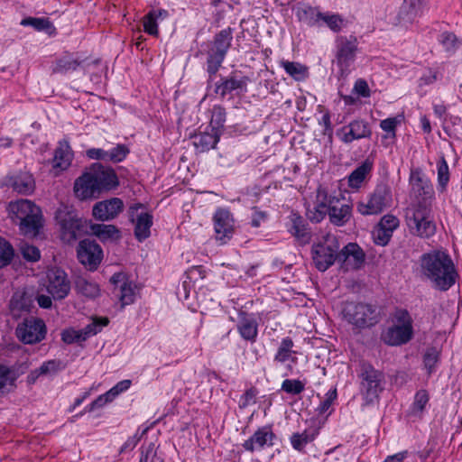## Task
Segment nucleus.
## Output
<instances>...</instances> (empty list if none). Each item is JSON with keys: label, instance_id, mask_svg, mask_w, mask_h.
<instances>
[{"label": "nucleus", "instance_id": "a211bd4d", "mask_svg": "<svg viewBox=\"0 0 462 462\" xmlns=\"http://www.w3.org/2000/svg\"><path fill=\"white\" fill-rule=\"evenodd\" d=\"M334 196H329L326 188L319 185L317 189L316 200L313 208L307 209L309 219L315 223L321 222L329 215L330 200Z\"/></svg>", "mask_w": 462, "mask_h": 462}, {"label": "nucleus", "instance_id": "c756f323", "mask_svg": "<svg viewBox=\"0 0 462 462\" xmlns=\"http://www.w3.org/2000/svg\"><path fill=\"white\" fill-rule=\"evenodd\" d=\"M73 153L67 141H60L59 146L55 149L52 159V168L56 171L55 174L62 171L70 165Z\"/></svg>", "mask_w": 462, "mask_h": 462}, {"label": "nucleus", "instance_id": "473e14b6", "mask_svg": "<svg viewBox=\"0 0 462 462\" xmlns=\"http://www.w3.org/2000/svg\"><path fill=\"white\" fill-rule=\"evenodd\" d=\"M132 221L135 223L134 236L139 242L148 238L151 235V226H152V216L148 212H141L134 217Z\"/></svg>", "mask_w": 462, "mask_h": 462}, {"label": "nucleus", "instance_id": "ea45409f", "mask_svg": "<svg viewBox=\"0 0 462 462\" xmlns=\"http://www.w3.org/2000/svg\"><path fill=\"white\" fill-rule=\"evenodd\" d=\"M317 434L316 430H306L301 433H293L291 437V444L294 449L302 451L307 444L315 439Z\"/></svg>", "mask_w": 462, "mask_h": 462}, {"label": "nucleus", "instance_id": "2f4dec72", "mask_svg": "<svg viewBox=\"0 0 462 462\" xmlns=\"http://www.w3.org/2000/svg\"><path fill=\"white\" fill-rule=\"evenodd\" d=\"M8 185L13 189L21 194H31L35 188V182L32 175L27 172H20L8 179Z\"/></svg>", "mask_w": 462, "mask_h": 462}, {"label": "nucleus", "instance_id": "49530a36", "mask_svg": "<svg viewBox=\"0 0 462 462\" xmlns=\"http://www.w3.org/2000/svg\"><path fill=\"white\" fill-rule=\"evenodd\" d=\"M14 254L13 246L5 239L0 237V268L8 265Z\"/></svg>", "mask_w": 462, "mask_h": 462}, {"label": "nucleus", "instance_id": "603ef678", "mask_svg": "<svg viewBox=\"0 0 462 462\" xmlns=\"http://www.w3.org/2000/svg\"><path fill=\"white\" fill-rule=\"evenodd\" d=\"M106 162H122L129 152L127 147L124 144H117L110 151H106Z\"/></svg>", "mask_w": 462, "mask_h": 462}, {"label": "nucleus", "instance_id": "69168bd1", "mask_svg": "<svg viewBox=\"0 0 462 462\" xmlns=\"http://www.w3.org/2000/svg\"><path fill=\"white\" fill-rule=\"evenodd\" d=\"M438 360H439V355L435 348H430L425 353L424 357H423V362H424V365L428 369L429 373L432 372Z\"/></svg>", "mask_w": 462, "mask_h": 462}, {"label": "nucleus", "instance_id": "423d86ee", "mask_svg": "<svg viewBox=\"0 0 462 462\" xmlns=\"http://www.w3.org/2000/svg\"><path fill=\"white\" fill-rule=\"evenodd\" d=\"M339 243L336 236L328 234L312 247L315 266L321 272L328 270L336 261L339 253Z\"/></svg>", "mask_w": 462, "mask_h": 462}, {"label": "nucleus", "instance_id": "37998d69", "mask_svg": "<svg viewBox=\"0 0 462 462\" xmlns=\"http://www.w3.org/2000/svg\"><path fill=\"white\" fill-rule=\"evenodd\" d=\"M136 287L130 282H123L119 289V300L122 307L134 303Z\"/></svg>", "mask_w": 462, "mask_h": 462}, {"label": "nucleus", "instance_id": "7c9ffc66", "mask_svg": "<svg viewBox=\"0 0 462 462\" xmlns=\"http://www.w3.org/2000/svg\"><path fill=\"white\" fill-rule=\"evenodd\" d=\"M220 133L211 130L210 132H203L193 135V145L197 152H205L216 147L219 141Z\"/></svg>", "mask_w": 462, "mask_h": 462}, {"label": "nucleus", "instance_id": "79ce46f5", "mask_svg": "<svg viewBox=\"0 0 462 462\" xmlns=\"http://www.w3.org/2000/svg\"><path fill=\"white\" fill-rule=\"evenodd\" d=\"M226 116V109L223 106H214L211 110L210 129L220 133V130L224 127Z\"/></svg>", "mask_w": 462, "mask_h": 462}, {"label": "nucleus", "instance_id": "a18cd8bd", "mask_svg": "<svg viewBox=\"0 0 462 462\" xmlns=\"http://www.w3.org/2000/svg\"><path fill=\"white\" fill-rule=\"evenodd\" d=\"M430 397L426 390H420L414 396V402L411 407V413L413 415L420 414L424 411Z\"/></svg>", "mask_w": 462, "mask_h": 462}, {"label": "nucleus", "instance_id": "6ab92c4d", "mask_svg": "<svg viewBox=\"0 0 462 462\" xmlns=\"http://www.w3.org/2000/svg\"><path fill=\"white\" fill-rule=\"evenodd\" d=\"M275 439L276 436L270 427H262L243 443V448L249 452L259 451L273 446Z\"/></svg>", "mask_w": 462, "mask_h": 462}, {"label": "nucleus", "instance_id": "de8ad7c7", "mask_svg": "<svg viewBox=\"0 0 462 462\" xmlns=\"http://www.w3.org/2000/svg\"><path fill=\"white\" fill-rule=\"evenodd\" d=\"M449 180V170L446 159L442 156L438 162V184L443 191Z\"/></svg>", "mask_w": 462, "mask_h": 462}, {"label": "nucleus", "instance_id": "0e129e2a", "mask_svg": "<svg viewBox=\"0 0 462 462\" xmlns=\"http://www.w3.org/2000/svg\"><path fill=\"white\" fill-rule=\"evenodd\" d=\"M399 219L393 215H385L381 218L378 225L393 234V231L399 226Z\"/></svg>", "mask_w": 462, "mask_h": 462}, {"label": "nucleus", "instance_id": "dca6fc26", "mask_svg": "<svg viewBox=\"0 0 462 462\" xmlns=\"http://www.w3.org/2000/svg\"><path fill=\"white\" fill-rule=\"evenodd\" d=\"M337 134L343 143H350L355 140L370 138L372 131L368 122L364 119H355L343 126Z\"/></svg>", "mask_w": 462, "mask_h": 462}, {"label": "nucleus", "instance_id": "bb28decb", "mask_svg": "<svg viewBox=\"0 0 462 462\" xmlns=\"http://www.w3.org/2000/svg\"><path fill=\"white\" fill-rule=\"evenodd\" d=\"M412 337L413 328L393 325L383 334V340L389 346H401L408 343Z\"/></svg>", "mask_w": 462, "mask_h": 462}, {"label": "nucleus", "instance_id": "9b49d317", "mask_svg": "<svg viewBox=\"0 0 462 462\" xmlns=\"http://www.w3.org/2000/svg\"><path fill=\"white\" fill-rule=\"evenodd\" d=\"M410 184L411 186V192L415 196L416 203H430L434 195L433 187L430 180L423 177L420 169L411 170L410 175Z\"/></svg>", "mask_w": 462, "mask_h": 462}, {"label": "nucleus", "instance_id": "f257e3e1", "mask_svg": "<svg viewBox=\"0 0 462 462\" xmlns=\"http://www.w3.org/2000/svg\"><path fill=\"white\" fill-rule=\"evenodd\" d=\"M421 274L430 281L432 286L446 291L457 278V273L450 255L443 250H432L420 258Z\"/></svg>", "mask_w": 462, "mask_h": 462}, {"label": "nucleus", "instance_id": "39448f33", "mask_svg": "<svg viewBox=\"0 0 462 462\" xmlns=\"http://www.w3.org/2000/svg\"><path fill=\"white\" fill-rule=\"evenodd\" d=\"M232 40V29L230 27L221 30L215 35L207 57V71L209 74L208 82L212 81V77L221 67L231 46Z\"/></svg>", "mask_w": 462, "mask_h": 462}, {"label": "nucleus", "instance_id": "5701e85b", "mask_svg": "<svg viewBox=\"0 0 462 462\" xmlns=\"http://www.w3.org/2000/svg\"><path fill=\"white\" fill-rule=\"evenodd\" d=\"M374 163L366 159L362 162L346 178L347 186L353 190H358L367 182L373 171Z\"/></svg>", "mask_w": 462, "mask_h": 462}, {"label": "nucleus", "instance_id": "4468645a", "mask_svg": "<svg viewBox=\"0 0 462 462\" xmlns=\"http://www.w3.org/2000/svg\"><path fill=\"white\" fill-rule=\"evenodd\" d=\"M47 291L54 300H62L68 296L70 291V282L66 273L59 268L48 272Z\"/></svg>", "mask_w": 462, "mask_h": 462}, {"label": "nucleus", "instance_id": "c9c22d12", "mask_svg": "<svg viewBox=\"0 0 462 462\" xmlns=\"http://www.w3.org/2000/svg\"><path fill=\"white\" fill-rule=\"evenodd\" d=\"M290 233L301 243H308L310 238V235L307 228V224L302 217L296 213H291L290 216Z\"/></svg>", "mask_w": 462, "mask_h": 462}, {"label": "nucleus", "instance_id": "4c0bfd02", "mask_svg": "<svg viewBox=\"0 0 462 462\" xmlns=\"http://www.w3.org/2000/svg\"><path fill=\"white\" fill-rule=\"evenodd\" d=\"M80 64L81 60H79V58L67 53L56 60L52 71L54 73H67L69 71H74Z\"/></svg>", "mask_w": 462, "mask_h": 462}, {"label": "nucleus", "instance_id": "4d7b16f0", "mask_svg": "<svg viewBox=\"0 0 462 462\" xmlns=\"http://www.w3.org/2000/svg\"><path fill=\"white\" fill-rule=\"evenodd\" d=\"M144 32L150 35H158V24L156 20V13H148L143 17Z\"/></svg>", "mask_w": 462, "mask_h": 462}, {"label": "nucleus", "instance_id": "1a4fd4ad", "mask_svg": "<svg viewBox=\"0 0 462 462\" xmlns=\"http://www.w3.org/2000/svg\"><path fill=\"white\" fill-rule=\"evenodd\" d=\"M46 325L42 319L35 317H25L15 329L17 338L23 344H36L45 338Z\"/></svg>", "mask_w": 462, "mask_h": 462}, {"label": "nucleus", "instance_id": "cd10ccee", "mask_svg": "<svg viewBox=\"0 0 462 462\" xmlns=\"http://www.w3.org/2000/svg\"><path fill=\"white\" fill-rule=\"evenodd\" d=\"M214 225L217 239L222 240L228 237L234 226L231 213L227 209H217L214 215Z\"/></svg>", "mask_w": 462, "mask_h": 462}, {"label": "nucleus", "instance_id": "72a5a7b5", "mask_svg": "<svg viewBox=\"0 0 462 462\" xmlns=\"http://www.w3.org/2000/svg\"><path fill=\"white\" fill-rule=\"evenodd\" d=\"M295 12L300 22H302L309 26L319 25L322 13H320L316 7L300 4L296 7Z\"/></svg>", "mask_w": 462, "mask_h": 462}, {"label": "nucleus", "instance_id": "6e6d98bb", "mask_svg": "<svg viewBox=\"0 0 462 462\" xmlns=\"http://www.w3.org/2000/svg\"><path fill=\"white\" fill-rule=\"evenodd\" d=\"M23 257L30 262H36L41 257L40 250L32 245L23 244L20 247Z\"/></svg>", "mask_w": 462, "mask_h": 462}, {"label": "nucleus", "instance_id": "ddd939ff", "mask_svg": "<svg viewBox=\"0 0 462 462\" xmlns=\"http://www.w3.org/2000/svg\"><path fill=\"white\" fill-rule=\"evenodd\" d=\"M103 251L98 244L89 239L79 242L78 247V258L79 262L89 270H95L101 263Z\"/></svg>", "mask_w": 462, "mask_h": 462}, {"label": "nucleus", "instance_id": "0eeeda50", "mask_svg": "<svg viewBox=\"0 0 462 462\" xmlns=\"http://www.w3.org/2000/svg\"><path fill=\"white\" fill-rule=\"evenodd\" d=\"M392 202L390 188L383 183L378 184L367 198L356 204V210L363 216L378 215Z\"/></svg>", "mask_w": 462, "mask_h": 462}, {"label": "nucleus", "instance_id": "864d4df0", "mask_svg": "<svg viewBox=\"0 0 462 462\" xmlns=\"http://www.w3.org/2000/svg\"><path fill=\"white\" fill-rule=\"evenodd\" d=\"M392 236H393L392 233H390L386 229H383L379 225H377L373 231L374 242L378 245H382V246L386 245L389 243Z\"/></svg>", "mask_w": 462, "mask_h": 462}, {"label": "nucleus", "instance_id": "c03bdc74", "mask_svg": "<svg viewBox=\"0 0 462 462\" xmlns=\"http://www.w3.org/2000/svg\"><path fill=\"white\" fill-rule=\"evenodd\" d=\"M108 322L109 320L107 318H97L93 319L91 323L88 324L81 329L86 339L100 332L102 328L106 327Z\"/></svg>", "mask_w": 462, "mask_h": 462}, {"label": "nucleus", "instance_id": "8fccbe9b", "mask_svg": "<svg viewBox=\"0 0 462 462\" xmlns=\"http://www.w3.org/2000/svg\"><path fill=\"white\" fill-rule=\"evenodd\" d=\"M140 462H163V459L157 455L154 443L142 448Z\"/></svg>", "mask_w": 462, "mask_h": 462}, {"label": "nucleus", "instance_id": "052dcab7", "mask_svg": "<svg viewBox=\"0 0 462 462\" xmlns=\"http://www.w3.org/2000/svg\"><path fill=\"white\" fill-rule=\"evenodd\" d=\"M115 398L113 397V393L107 391L106 393L99 395L95 401H93L88 407H86V411H93L96 409L102 408L106 403L111 402Z\"/></svg>", "mask_w": 462, "mask_h": 462}, {"label": "nucleus", "instance_id": "5fc2aeb1", "mask_svg": "<svg viewBox=\"0 0 462 462\" xmlns=\"http://www.w3.org/2000/svg\"><path fill=\"white\" fill-rule=\"evenodd\" d=\"M61 339L66 344L80 343L87 340L81 329H66L61 333Z\"/></svg>", "mask_w": 462, "mask_h": 462}, {"label": "nucleus", "instance_id": "2eb2a0df", "mask_svg": "<svg viewBox=\"0 0 462 462\" xmlns=\"http://www.w3.org/2000/svg\"><path fill=\"white\" fill-rule=\"evenodd\" d=\"M99 194L118 186V179L115 171L99 163H94L89 171Z\"/></svg>", "mask_w": 462, "mask_h": 462}, {"label": "nucleus", "instance_id": "c85d7f7f", "mask_svg": "<svg viewBox=\"0 0 462 462\" xmlns=\"http://www.w3.org/2000/svg\"><path fill=\"white\" fill-rule=\"evenodd\" d=\"M74 192L80 199L97 198L100 195L89 171L76 180Z\"/></svg>", "mask_w": 462, "mask_h": 462}, {"label": "nucleus", "instance_id": "e433bc0d", "mask_svg": "<svg viewBox=\"0 0 462 462\" xmlns=\"http://www.w3.org/2000/svg\"><path fill=\"white\" fill-rule=\"evenodd\" d=\"M293 346L294 342L291 337H287L282 338L274 356V361L282 364L286 361L291 360L294 363L296 361V357L293 356L295 354Z\"/></svg>", "mask_w": 462, "mask_h": 462}, {"label": "nucleus", "instance_id": "13d9d810", "mask_svg": "<svg viewBox=\"0 0 462 462\" xmlns=\"http://www.w3.org/2000/svg\"><path fill=\"white\" fill-rule=\"evenodd\" d=\"M15 379L14 371L4 365L0 366V390L12 386Z\"/></svg>", "mask_w": 462, "mask_h": 462}, {"label": "nucleus", "instance_id": "09e8293b", "mask_svg": "<svg viewBox=\"0 0 462 462\" xmlns=\"http://www.w3.org/2000/svg\"><path fill=\"white\" fill-rule=\"evenodd\" d=\"M305 389V384L297 379H285L281 386V390L286 393L298 395Z\"/></svg>", "mask_w": 462, "mask_h": 462}, {"label": "nucleus", "instance_id": "4be33fe9", "mask_svg": "<svg viewBox=\"0 0 462 462\" xmlns=\"http://www.w3.org/2000/svg\"><path fill=\"white\" fill-rule=\"evenodd\" d=\"M247 77L237 78L232 74L226 78H221L219 82L215 84V93L224 98L226 95L236 91L237 93L245 92L248 82Z\"/></svg>", "mask_w": 462, "mask_h": 462}, {"label": "nucleus", "instance_id": "6e6552de", "mask_svg": "<svg viewBox=\"0 0 462 462\" xmlns=\"http://www.w3.org/2000/svg\"><path fill=\"white\" fill-rule=\"evenodd\" d=\"M359 377L361 393L367 403L373 402L383 390V374L375 370L369 363L360 364Z\"/></svg>", "mask_w": 462, "mask_h": 462}, {"label": "nucleus", "instance_id": "a19ab883", "mask_svg": "<svg viewBox=\"0 0 462 462\" xmlns=\"http://www.w3.org/2000/svg\"><path fill=\"white\" fill-rule=\"evenodd\" d=\"M21 25L31 26L39 32H49L54 29L51 21L45 17H26L21 21Z\"/></svg>", "mask_w": 462, "mask_h": 462}, {"label": "nucleus", "instance_id": "3c124183", "mask_svg": "<svg viewBox=\"0 0 462 462\" xmlns=\"http://www.w3.org/2000/svg\"><path fill=\"white\" fill-rule=\"evenodd\" d=\"M393 325L398 327L412 328L413 320L408 310L398 309L393 314Z\"/></svg>", "mask_w": 462, "mask_h": 462}, {"label": "nucleus", "instance_id": "9d476101", "mask_svg": "<svg viewBox=\"0 0 462 462\" xmlns=\"http://www.w3.org/2000/svg\"><path fill=\"white\" fill-rule=\"evenodd\" d=\"M56 217L61 227L62 238L67 242L75 241L88 233V222L71 212L59 211Z\"/></svg>", "mask_w": 462, "mask_h": 462}, {"label": "nucleus", "instance_id": "f8f14e48", "mask_svg": "<svg viewBox=\"0 0 462 462\" xmlns=\"http://www.w3.org/2000/svg\"><path fill=\"white\" fill-rule=\"evenodd\" d=\"M357 51V41L354 37H340L337 41V63L342 73L354 63Z\"/></svg>", "mask_w": 462, "mask_h": 462}, {"label": "nucleus", "instance_id": "bf43d9fd", "mask_svg": "<svg viewBox=\"0 0 462 462\" xmlns=\"http://www.w3.org/2000/svg\"><path fill=\"white\" fill-rule=\"evenodd\" d=\"M320 21L324 22L333 32L341 30L343 20L338 14H322Z\"/></svg>", "mask_w": 462, "mask_h": 462}, {"label": "nucleus", "instance_id": "f03ea898", "mask_svg": "<svg viewBox=\"0 0 462 462\" xmlns=\"http://www.w3.org/2000/svg\"><path fill=\"white\" fill-rule=\"evenodd\" d=\"M8 211L13 220H19V228L23 235L36 236L42 226L41 208L29 199H18L9 203Z\"/></svg>", "mask_w": 462, "mask_h": 462}, {"label": "nucleus", "instance_id": "774afa93", "mask_svg": "<svg viewBox=\"0 0 462 462\" xmlns=\"http://www.w3.org/2000/svg\"><path fill=\"white\" fill-rule=\"evenodd\" d=\"M252 210L251 226L253 227H259L262 222L266 221L268 214L265 211L260 210L257 207H253Z\"/></svg>", "mask_w": 462, "mask_h": 462}, {"label": "nucleus", "instance_id": "b1692460", "mask_svg": "<svg viewBox=\"0 0 462 462\" xmlns=\"http://www.w3.org/2000/svg\"><path fill=\"white\" fill-rule=\"evenodd\" d=\"M241 337L250 343H254L258 336V322L252 314L241 311L236 325Z\"/></svg>", "mask_w": 462, "mask_h": 462}, {"label": "nucleus", "instance_id": "f3484780", "mask_svg": "<svg viewBox=\"0 0 462 462\" xmlns=\"http://www.w3.org/2000/svg\"><path fill=\"white\" fill-rule=\"evenodd\" d=\"M365 253L356 243H349L337 254V262L346 270L358 269L365 262Z\"/></svg>", "mask_w": 462, "mask_h": 462}, {"label": "nucleus", "instance_id": "e2e57ef3", "mask_svg": "<svg viewBox=\"0 0 462 462\" xmlns=\"http://www.w3.org/2000/svg\"><path fill=\"white\" fill-rule=\"evenodd\" d=\"M282 67L285 71L293 78H298L300 75H303L305 72V68L298 63L292 61H282Z\"/></svg>", "mask_w": 462, "mask_h": 462}, {"label": "nucleus", "instance_id": "338daca9", "mask_svg": "<svg viewBox=\"0 0 462 462\" xmlns=\"http://www.w3.org/2000/svg\"><path fill=\"white\" fill-rule=\"evenodd\" d=\"M336 398H337V390L333 389V390L328 391L326 394L325 400H323L320 402L319 406L317 409L319 413V414L326 413L331 407V405H332L333 402L336 400Z\"/></svg>", "mask_w": 462, "mask_h": 462}, {"label": "nucleus", "instance_id": "393cba45", "mask_svg": "<svg viewBox=\"0 0 462 462\" xmlns=\"http://www.w3.org/2000/svg\"><path fill=\"white\" fill-rule=\"evenodd\" d=\"M352 208L342 199L333 197L330 200L329 221L337 226H344L351 217Z\"/></svg>", "mask_w": 462, "mask_h": 462}, {"label": "nucleus", "instance_id": "58836bf2", "mask_svg": "<svg viewBox=\"0 0 462 462\" xmlns=\"http://www.w3.org/2000/svg\"><path fill=\"white\" fill-rule=\"evenodd\" d=\"M75 290L78 293L88 298H96L99 294L98 285L83 277H78L75 281Z\"/></svg>", "mask_w": 462, "mask_h": 462}, {"label": "nucleus", "instance_id": "20e7f679", "mask_svg": "<svg viewBox=\"0 0 462 462\" xmlns=\"http://www.w3.org/2000/svg\"><path fill=\"white\" fill-rule=\"evenodd\" d=\"M342 314L349 324L359 328H369L379 322L377 307L369 303L346 302Z\"/></svg>", "mask_w": 462, "mask_h": 462}, {"label": "nucleus", "instance_id": "a878e982", "mask_svg": "<svg viewBox=\"0 0 462 462\" xmlns=\"http://www.w3.org/2000/svg\"><path fill=\"white\" fill-rule=\"evenodd\" d=\"M427 0H404L398 13L400 23H411L420 15Z\"/></svg>", "mask_w": 462, "mask_h": 462}, {"label": "nucleus", "instance_id": "412c9836", "mask_svg": "<svg viewBox=\"0 0 462 462\" xmlns=\"http://www.w3.org/2000/svg\"><path fill=\"white\" fill-rule=\"evenodd\" d=\"M33 300L31 294L23 290H17L9 301V313L14 319L28 314L32 307Z\"/></svg>", "mask_w": 462, "mask_h": 462}, {"label": "nucleus", "instance_id": "680f3d73", "mask_svg": "<svg viewBox=\"0 0 462 462\" xmlns=\"http://www.w3.org/2000/svg\"><path fill=\"white\" fill-rule=\"evenodd\" d=\"M59 370V363L55 360L44 362L38 369L32 371V375L35 374L36 377L40 375L55 373Z\"/></svg>", "mask_w": 462, "mask_h": 462}, {"label": "nucleus", "instance_id": "f704fd0d", "mask_svg": "<svg viewBox=\"0 0 462 462\" xmlns=\"http://www.w3.org/2000/svg\"><path fill=\"white\" fill-rule=\"evenodd\" d=\"M89 229L101 242L115 241L120 238V231L114 225L90 224Z\"/></svg>", "mask_w": 462, "mask_h": 462}, {"label": "nucleus", "instance_id": "aec40b11", "mask_svg": "<svg viewBox=\"0 0 462 462\" xmlns=\"http://www.w3.org/2000/svg\"><path fill=\"white\" fill-rule=\"evenodd\" d=\"M123 201L118 198H112L95 204L92 213L96 219L108 221L117 217L123 211Z\"/></svg>", "mask_w": 462, "mask_h": 462}, {"label": "nucleus", "instance_id": "7ed1b4c3", "mask_svg": "<svg viewBox=\"0 0 462 462\" xmlns=\"http://www.w3.org/2000/svg\"><path fill=\"white\" fill-rule=\"evenodd\" d=\"M406 225L411 234L421 238H429L436 233L430 203H414L405 212Z\"/></svg>", "mask_w": 462, "mask_h": 462}]
</instances>
